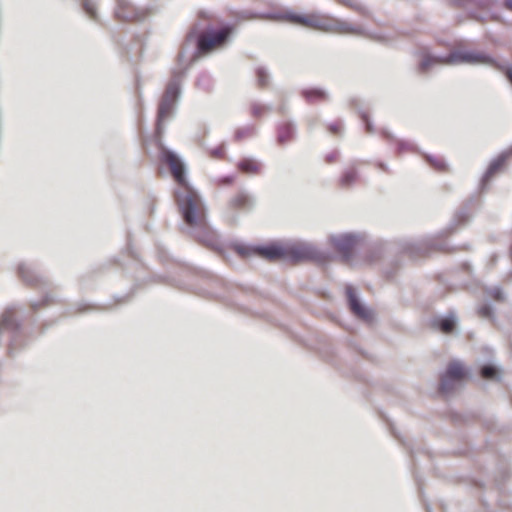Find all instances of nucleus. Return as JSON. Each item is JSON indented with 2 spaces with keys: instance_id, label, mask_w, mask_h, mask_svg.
<instances>
[{
  "instance_id": "7ed1b4c3",
  "label": "nucleus",
  "mask_w": 512,
  "mask_h": 512,
  "mask_svg": "<svg viewBox=\"0 0 512 512\" xmlns=\"http://www.w3.org/2000/svg\"><path fill=\"white\" fill-rule=\"evenodd\" d=\"M273 18L324 32L339 34L353 32L350 24L329 15L317 13L298 14L292 11H286L274 16Z\"/></svg>"
},
{
  "instance_id": "1a4fd4ad",
  "label": "nucleus",
  "mask_w": 512,
  "mask_h": 512,
  "mask_svg": "<svg viewBox=\"0 0 512 512\" xmlns=\"http://www.w3.org/2000/svg\"><path fill=\"white\" fill-rule=\"evenodd\" d=\"M356 242V238L351 235H341L332 239L335 250L341 255L344 261H349L353 256Z\"/></svg>"
},
{
  "instance_id": "f3484780",
  "label": "nucleus",
  "mask_w": 512,
  "mask_h": 512,
  "mask_svg": "<svg viewBox=\"0 0 512 512\" xmlns=\"http://www.w3.org/2000/svg\"><path fill=\"white\" fill-rule=\"evenodd\" d=\"M436 324L440 331L445 334L453 332L455 328V320L452 317L439 319Z\"/></svg>"
},
{
  "instance_id": "9b49d317",
  "label": "nucleus",
  "mask_w": 512,
  "mask_h": 512,
  "mask_svg": "<svg viewBox=\"0 0 512 512\" xmlns=\"http://www.w3.org/2000/svg\"><path fill=\"white\" fill-rule=\"evenodd\" d=\"M301 96L308 104H318L326 102L329 99L328 93L321 88L310 87L301 91Z\"/></svg>"
},
{
  "instance_id": "4be33fe9",
  "label": "nucleus",
  "mask_w": 512,
  "mask_h": 512,
  "mask_svg": "<svg viewBox=\"0 0 512 512\" xmlns=\"http://www.w3.org/2000/svg\"><path fill=\"white\" fill-rule=\"evenodd\" d=\"M497 374V370L493 366H484L481 369V376L485 379H493Z\"/></svg>"
},
{
  "instance_id": "2f4dec72",
  "label": "nucleus",
  "mask_w": 512,
  "mask_h": 512,
  "mask_svg": "<svg viewBox=\"0 0 512 512\" xmlns=\"http://www.w3.org/2000/svg\"><path fill=\"white\" fill-rule=\"evenodd\" d=\"M20 273H21V276L24 278V270L23 269L20 270Z\"/></svg>"
},
{
  "instance_id": "20e7f679",
  "label": "nucleus",
  "mask_w": 512,
  "mask_h": 512,
  "mask_svg": "<svg viewBox=\"0 0 512 512\" xmlns=\"http://www.w3.org/2000/svg\"><path fill=\"white\" fill-rule=\"evenodd\" d=\"M256 256L270 262L280 259L299 262L313 258L314 252L310 247L301 244L283 246L272 243L264 246H256Z\"/></svg>"
},
{
  "instance_id": "aec40b11",
  "label": "nucleus",
  "mask_w": 512,
  "mask_h": 512,
  "mask_svg": "<svg viewBox=\"0 0 512 512\" xmlns=\"http://www.w3.org/2000/svg\"><path fill=\"white\" fill-rule=\"evenodd\" d=\"M326 129L330 134L338 136L342 133L343 125L340 121H335L333 123L327 124Z\"/></svg>"
},
{
  "instance_id": "72a5a7b5",
  "label": "nucleus",
  "mask_w": 512,
  "mask_h": 512,
  "mask_svg": "<svg viewBox=\"0 0 512 512\" xmlns=\"http://www.w3.org/2000/svg\"><path fill=\"white\" fill-rule=\"evenodd\" d=\"M24 281L28 282V284H31V281H29L27 278H24Z\"/></svg>"
},
{
  "instance_id": "412c9836",
  "label": "nucleus",
  "mask_w": 512,
  "mask_h": 512,
  "mask_svg": "<svg viewBox=\"0 0 512 512\" xmlns=\"http://www.w3.org/2000/svg\"><path fill=\"white\" fill-rule=\"evenodd\" d=\"M253 134V130L250 128L239 129L235 132L234 139L236 141H241L247 137H250Z\"/></svg>"
},
{
  "instance_id": "c85d7f7f",
  "label": "nucleus",
  "mask_w": 512,
  "mask_h": 512,
  "mask_svg": "<svg viewBox=\"0 0 512 512\" xmlns=\"http://www.w3.org/2000/svg\"><path fill=\"white\" fill-rule=\"evenodd\" d=\"M505 6L512 11V0H506Z\"/></svg>"
},
{
  "instance_id": "f704fd0d",
  "label": "nucleus",
  "mask_w": 512,
  "mask_h": 512,
  "mask_svg": "<svg viewBox=\"0 0 512 512\" xmlns=\"http://www.w3.org/2000/svg\"><path fill=\"white\" fill-rule=\"evenodd\" d=\"M24 281L28 282V284H31V281H29L27 278H24Z\"/></svg>"
},
{
  "instance_id": "dca6fc26",
  "label": "nucleus",
  "mask_w": 512,
  "mask_h": 512,
  "mask_svg": "<svg viewBox=\"0 0 512 512\" xmlns=\"http://www.w3.org/2000/svg\"><path fill=\"white\" fill-rule=\"evenodd\" d=\"M179 95V86L176 82H170L162 96L163 99L176 103Z\"/></svg>"
},
{
  "instance_id": "f8f14e48",
  "label": "nucleus",
  "mask_w": 512,
  "mask_h": 512,
  "mask_svg": "<svg viewBox=\"0 0 512 512\" xmlns=\"http://www.w3.org/2000/svg\"><path fill=\"white\" fill-rule=\"evenodd\" d=\"M238 170L243 174L256 175L261 172V164L250 158L242 159L237 164Z\"/></svg>"
},
{
  "instance_id": "423d86ee",
  "label": "nucleus",
  "mask_w": 512,
  "mask_h": 512,
  "mask_svg": "<svg viewBox=\"0 0 512 512\" xmlns=\"http://www.w3.org/2000/svg\"><path fill=\"white\" fill-rule=\"evenodd\" d=\"M467 377V370L465 367L456 361L450 362L447 366L446 372L440 380L439 390L442 394H448L453 391L457 383H460Z\"/></svg>"
},
{
  "instance_id": "2eb2a0df",
  "label": "nucleus",
  "mask_w": 512,
  "mask_h": 512,
  "mask_svg": "<svg viewBox=\"0 0 512 512\" xmlns=\"http://www.w3.org/2000/svg\"><path fill=\"white\" fill-rule=\"evenodd\" d=\"M231 248L242 258L256 256V246L235 243Z\"/></svg>"
},
{
  "instance_id": "6ab92c4d",
  "label": "nucleus",
  "mask_w": 512,
  "mask_h": 512,
  "mask_svg": "<svg viewBox=\"0 0 512 512\" xmlns=\"http://www.w3.org/2000/svg\"><path fill=\"white\" fill-rule=\"evenodd\" d=\"M357 178V172L355 169H349L347 171H345V173L343 174L342 178H341V183L342 185L344 186H348L350 184H352Z\"/></svg>"
},
{
  "instance_id": "5701e85b",
  "label": "nucleus",
  "mask_w": 512,
  "mask_h": 512,
  "mask_svg": "<svg viewBox=\"0 0 512 512\" xmlns=\"http://www.w3.org/2000/svg\"><path fill=\"white\" fill-rule=\"evenodd\" d=\"M226 154L225 146L220 145L219 147L210 151V155L216 159H224Z\"/></svg>"
},
{
  "instance_id": "cd10ccee",
  "label": "nucleus",
  "mask_w": 512,
  "mask_h": 512,
  "mask_svg": "<svg viewBox=\"0 0 512 512\" xmlns=\"http://www.w3.org/2000/svg\"><path fill=\"white\" fill-rule=\"evenodd\" d=\"M338 1L345 6L355 8L354 0H338Z\"/></svg>"
},
{
  "instance_id": "7c9ffc66",
  "label": "nucleus",
  "mask_w": 512,
  "mask_h": 512,
  "mask_svg": "<svg viewBox=\"0 0 512 512\" xmlns=\"http://www.w3.org/2000/svg\"><path fill=\"white\" fill-rule=\"evenodd\" d=\"M507 76H508L509 80H510V81H511V83H512V70H509V71L507 72Z\"/></svg>"
},
{
  "instance_id": "9d476101",
  "label": "nucleus",
  "mask_w": 512,
  "mask_h": 512,
  "mask_svg": "<svg viewBox=\"0 0 512 512\" xmlns=\"http://www.w3.org/2000/svg\"><path fill=\"white\" fill-rule=\"evenodd\" d=\"M346 295L349 302L350 310L355 314L357 317L363 319V320H370L372 315L369 310H367L358 300L355 290L352 286L346 287Z\"/></svg>"
},
{
  "instance_id": "a211bd4d",
  "label": "nucleus",
  "mask_w": 512,
  "mask_h": 512,
  "mask_svg": "<svg viewBox=\"0 0 512 512\" xmlns=\"http://www.w3.org/2000/svg\"><path fill=\"white\" fill-rule=\"evenodd\" d=\"M256 78L257 83L260 88H265L269 84V75L267 71L264 68H257L256 69Z\"/></svg>"
},
{
  "instance_id": "393cba45",
  "label": "nucleus",
  "mask_w": 512,
  "mask_h": 512,
  "mask_svg": "<svg viewBox=\"0 0 512 512\" xmlns=\"http://www.w3.org/2000/svg\"><path fill=\"white\" fill-rule=\"evenodd\" d=\"M234 181H235L234 176H226V177L220 178L218 180V184L219 185H231L234 183Z\"/></svg>"
},
{
  "instance_id": "39448f33",
  "label": "nucleus",
  "mask_w": 512,
  "mask_h": 512,
  "mask_svg": "<svg viewBox=\"0 0 512 512\" xmlns=\"http://www.w3.org/2000/svg\"><path fill=\"white\" fill-rule=\"evenodd\" d=\"M487 62V58L477 52L471 51H455L452 52L447 59L432 57L429 55H425L420 62V70L421 72H426L435 64H450V63H485Z\"/></svg>"
},
{
  "instance_id": "f257e3e1",
  "label": "nucleus",
  "mask_w": 512,
  "mask_h": 512,
  "mask_svg": "<svg viewBox=\"0 0 512 512\" xmlns=\"http://www.w3.org/2000/svg\"><path fill=\"white\" fill-rule=\"evenodd\" d=\"M159 158L169 168L174 181L179 186L174 196L185 223L194 228H206L205 208L199 195L187 181L185 166L180 157L173 151L162 147Z\"/></svg>"
},
{
  "instance_id": "c756f323",
  "label": "nucleus",
  "mask_w": 512,
  "mask_h": 512,
  "mask_svg": "<svg viewBox=\"0 0 512 512\" xmlns=\"http://www.w3.org/2000/svg\"><path fill=\"white\" fill-rule=\"evenodd\" d=\"M209 236L211 240L208 242V245L214 247V235L210 233Z\"/></svg>"
},
{
  "instance_id": "473e14b6",
  "label": "nucleus",
  "mask_w": 512,
  "mask_h": 512,
  "mask_svg": "<svg viewBox=\"0 0 512 512\" xmlns=\"http://www.w3.org/2000/svg\"><path fill=\"white\" fill-rule=\"evenodd\" d=\"M24 281L28 282V284H31V281H29L27 278H24Z\"/></svg>"
},
{
  "instance_id": "ddd939ff",
  "label": "nucleus",
  "mask_w": 512,
  "mask_h": 512,
  "mask_svg": "<svg viewBox=\"0 0 512 512\" xmlns=\"http://www.w3.org/2000/svg\"><path fill=\"white\" fill-rule=\"evenodd\" d=\"M294 134V126L290 122H282L277 129V140L280 144H285L293 139Z\"/></svg>"
},
{
  "instance_id": "4468645a",
  "label": "nucleus",
  "mask_w": 512,
  "mask_h": 512,
  "mask_svg": "<svg viewBox=\"0 0 512 512\" xmlns=\"http://www.w3.org/2000/svg\"><path fill=\"white\" fill-rule=\"evenodd\" d=\"M174 105H175L174 102L168 101L163 98L161 99L159 108H158V120H157L158 121V123H157L158 130L161 128V124L171 116Z\"/></svg>"
},
{
  "instance_id": "a878e982",
  "label": "nucleus",
  "mask_w": 512,
  "mask_h": 512,
  "mask_svg": "<svg viewBox=\"0 0 512 512\" xmlns=\"http://www.w3.org/2000/svg\"><path fill=\"white\" fill-rule=\"evenodd\" d=\"M85 11L86 13L93 19L96 18V12H95V8L92 4H89V3H86L85 6Z\"/></svg>"
},
{
  "instance_id": "b1692460",
  "label": "nucleus",
  "mask_w": 512,
  "mask_h": 512,
  "mask_svg": "<svg viewBox=\"0 0 512 512\" xmlns=\"http://www.w3.org/2000/svg\"><path fill=\"white\" fill-rule=\"evenodd\" d=\"M267 109L264 106L255 105L252 107V114L256 117H260L265 114Z\"/></svg>"
},
{
  "instance_id": "bb28decb",
  "label": "nucleus",
  "mask_w": 512,
  "mask_h": 512,
  "mask_svg": "<svg viewBox=\"0 0 512 512\" xmlns=\"http://www.w3.org/2000/svg\"><path fill=\"white\" fill-rule=\"evenodd\" d=\"M338 158H339V153H338V152H336V151H334V152H332V153L328 154V155L325 157V161H326L327 163H334V162H336V161L338 160Z\"/></svg>"
},
{
  "instance_id": "6e6552de",
  "label": "nucleus",
  "mask_w": 512,
  "mask_h": 512,
  "mask_svg": "<svg viewBox=\"0 0 512 512\" xmlns=\"http://www.w3.org/2000/svg\"><path fill=\"white\" fill-rule=\"evenodd\" d=\"M115 16L122 21L135 22L144 19L147 16V11L136 8L127 0H117Z\"/></svg>"
},
{
  "instance_id": "f03ea898",
  "label": "nucleus",
  "mask_w": 512,
  "mask_h": 512,
  "mask_svg": "<svg viewBox=\"0 0 512 512\" xmlns=\"http://www.w3.org/2000/svg\"><path fill=\"white\" fill-rule=\"evenodd\" d=\"M232 33L233 27L225 25L216 28L203 18L191 28L187 40L195 41L196 55L201 57L226 47Z\"/></svg>"
},
{
  "instance_id": "0eeeda50",
  "label": "nucleus",
  "mask_w": 512,
  "mask_h": 512,
  "mask_svg": "<svg viewBox=\"0 0 512 512\" xmlns=\"http://www.w3.org/2000/svg\"><path fill=\"white\" fill-rule=\"evenodd\" d=\"M254 201L252 196L244 189L235 191L226 201L225 209L228 214H238L250 211Z\"/></svg>"
}]
</instances>
